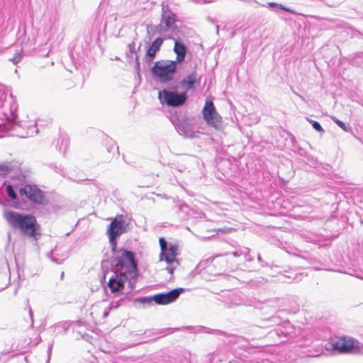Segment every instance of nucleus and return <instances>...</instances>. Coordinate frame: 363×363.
<instances>
[{
    "mask_svg": "<svg viewBox=\"0 0 363 363\" xmlns=\"http://www.w3.org/2000/svg\"><path fill=\"white\" fill-rule=\"evenodd\" d=\"M111 263L112 275L108 279V286L112 293L121 291L128 281L130 289L138 276V263L133 252L116 249Z\"/></svg>",
    "mask_w": 363,
    "mask_h": 363,
    "instance_id": "obj_1",
    "label": "nucleus"
},
{
    "mask_svg": "<svg viewBox=\"0 0 363 363\" xmlns=\"http://www.w3.org/2000/svg\"><path fill=\"white\" fill-rule=\"evenodd\" d=\"M4 216L13 228L20 230L24 235L38 240L40 236V225L34 216L13 211H5Z\"/></svg>",
    "mask_w": 363,
    "mask_h": 363,
    "instance_id": "obj_2",
    "label": "nucleus"
},
{
    "mask_svg": "<svg viewBox=\"0 0 363 363\" xmlns=\"http://www.w3.org/2000/svg\"><path fill=\"white\" fill-rule=\"evenodd\" d=\"M17 101L13 96L0 90V128L2 130L9 131L20 126L17 121Z\"/></svg>",
    "mask_w": 363,
    "mask_h": 363,
    "instance_id": "obj_3",
    "label": "nucleus"
},
{
    "mask_svg": "<svg viewBox=\"0 0 363 363\" xmlns=\"http://www.w3.org/2000/svg\"><path fill=\"white\" fill-rule=\"evenodd\" d=\"M150 70L152 74L160 82L167 83L174 79L177 72V63L174 60H159L154 63Z\"/></svg>",
    "mask_w": 363,
    "mask_h": 363,
    "instance_id": "obj_4",
    "label": "nucleus"
},
{
    "mask_svg": "<svg viewBox=\"0 0 363 363\" xmlns=\"http://www.w3.org/2000/svg\"><path fill=\"white\" fill-rule=\"evenodd\" d=\"M328 344L333 350L341 354H356L363 352V345L357 340L349 336H342L332 340Z\"/></svg>",
    "mask_w": 363,
    "mask_h": 363,
    "instance_id": "obj_5",
    "label": "nucleus"
},
{
    "mask_svg": "<svg viewBox=\"0 0 363 363\" xmlns=\"http://www.w3.org/2000/svg\"><path fill=\"white\" fill-rule=\"evenodd\" d=\"M30 172L23 169L21 164L16 162H6L0 163V175L9 176L12 180L20 182H25L29 177Z\"/></svg>",
    "mask_w": 363,
    "mask_h": 363,
    "instance_id": "obj_6",
    "label": "nucleus"
},
{
    "mask_svg": "<svg viewBox=\"0 0 363 363\" xmlns=\"http://www.w3.org/2000/svg\"><path fill=\"white\" fill-rule=\"evenodd\" d=\"M293 331L294 328L291 323L288 320L283 321L281 325L276 327L267 333V338L272 340V344L278 345L287 341L289 338H293L294 337Z\"/></svg>",
    "mask_w": 363,
    "mask_h": 363,
    "instance_id": "obj_7",
    "label": "nucleus"
},
{
    "mask_svg": "<svg viewBox=\"0 0 363 363\" xmlns=\"http://www.w3.org/2000/svg\"><path fill=\"white\" fill-rule=\"evenodd\" d=\"M125 221L123 216H117L109 224L107 233L108 235L109 242L111 247V251L116 253L117 248V238L126 231Z\"/></svg>",
    "mask_w": 363,
    "mask_h": 363,
    "instance_id": "obj_8",
    "label": "nucleus"
},
{
    "mask_svg": "<svg viewBox=\"0 0 363 363\" xmlns=\"http://www.w3.org/2000/svg\"><path fill=\"white\" fill-rule=\"evenodd\" d=\"M159 99L162 104L168 106L177 107L183 106L188 99L186 91L178 92L176 89L171 91L163 89L159 92Z\"/></svg>",
    "mask_w": 363,
    "mask_h": 363,
    "instance_id": "obj_9",
    "label": "nucleus"
},
{
    "mask_svg": "<svg viewBox=\"0 0 363 363\" xmlns=\"http://www.w3.org/2000/svg\"><path fill=\"white\" fill-rule=\"evenodd\" d=\"M162 12L160 24L167 32L172 33L179 30L178 26L176 25L177 21V15L172 11L168 4L162 3Z\"/></svg>",
    "mask_w": 363,
    "mask_h": 363,
    "instance_id": "obj_10",
    "label": "nucleus"
},
{
    "mask_svg": "<svg viewBox=\"0 0 363 363\" xmlns=\"http://www.w3.org/2000/svg\"><path fill=\"white\" fill-rule=\"evenodd\" d=\"M170 121L180 135L188 137L193 133V127L189 117L182 112L172 114Z\"/></svg>",
    "mask_w": 363,
    "mask_h": 363,
    "instance_id": "obj_11",
    "label": "nucleus"
},
{
    "mask_svg": "<svg viewBox=\"0 0 363 363\" xmlns=\"http://www.w3.org/2000/svg\"><path fill=\"white\" fill-rule=\"evenodd\" d=\"M159 242L161 248L160 260H164L168 264H173L174 263H176L179 265V261L176 258L177 255V247L174 245L168 243L164 238H160L159 239Z\"/></svg>",
    "mask_w": 363,
    "mask_h": 363,
    "instance_id": "obj_12",
    "label": "nucleus"
},
{
    "mask_svg": "<svg viewBox=\"0 0 363 363\" xmlns=\"http://www.w3.org/2000/svg\"><path fill=\"white\" fill-rule=\"evenodd\" d=\"M203 119L206 123L215 128L220 129L222 125V118L217 113L213 103L211 101H206L202 110Z\"/></svg>",
    "mask_w": 363,
    "mask_h": 363,
    "instance_id": "obj_13",
    "label": "nucleus"
},
{
    "mask_svg": "<svg viewBox=\"0 0 363 363\" xmlns=\"http://www.w3.org/2000/svg\"><path fill=\"white\" fill-rule=\"evenodd\" d=\"M21 196H25L36 204H43L45 200L44 192L35 184H26L19 189Z\"/></svg>",
    "mask_w": 363,
    "mask_h": 363,
    "instance_id": "obj_14",
    "label": "nucleus"
},
{
    "mask_svg": "<svg viewBox=\"0 0 363 363\" xmlns=\"http://www.w3.org/2000/svg\"><path fill=\"white\" fill-rule=\"evenodd\" d=\"M185 291L184 288H177L166 293H158L152 296L153 302L158 305H167L175 301Z\"/></svg>",
    "mask_w": 363,
    "mask_h": 363,
    "instance_id": "obj_15",
    "label": "nucleus"
},
{
    "mask_svg": "<svg viewBox=\"0 0 363 363\" xmlns=\"http://www.w3.org/2000/svg\"><path fill=\"white\" fill-rule=\"evenodd\" d=\"M164 39H174V37L172 35H167L164 38L161 37L157 38L151 43L146 51L145 60L147 64L150 65L153 62L154 59L155 58L156 53L160 50Z\"/></svg>",
    "mask_w": 363,
    "mask_h": 363,
    "instance_id": "obj_16",
    "label": "nucleus"
},
{
    "mask_svg": "<svg viewBox=\"0 0 363 363\" xmlns=\"http://www.w3.org/2000/svg\"><path fill=\"white\" fill-rule=\"evenodd\" d=\"M200 78L196 70L189 74L186 77L183 78L180 82V86L182 89L188 90H194L196 85L199 84Z\"/></svg>",
    "mask_w": 363,
    "mask_h": 363,
    "instance_id": "obj_17",
    "label": "nucleus"
},
{
    "mask_svg": "<svg viewBox=\"0 0 363 363\" xmlns=\"http://www.w3.org/2000/svg\"><path fill=\"white\" fill-rule=\"evenodd\" d=\"M173 40H174V52L177 55L176 60L174 61L177 63L182 62L185 60L187 53V47L182 42L174 38Z\"/></svg>",
    "mask_w": 363,
    "mask_h": 363,
    "instance_id": "obj_18",
    "label": "nucleus"
},
{
    "mask_svg": "<svg viewBox=\"0 0 363 363\" xmlns=\"http://www.w3.org/2000/svg\"><path fill=\"white\" fill-rule=\"evenodd\" d=\"M262 6L269 7L273 11H277L278 10H281V11L288 12L289 13L294 14V15L297 14V12L295 10L291 9L289 7H286V6H284L281 4H278V3H275V2H268L267 4V5L263 4Z\"/></svg>",
    "mask_w": 363,
    "mask_h": 363,
    "instance_id": "obj_19",
    "label": "nucleus"
},
{
    "mask_svg": "<svg viewBox=\"0 0 363 363\" xmlns=\"http://www.w3.org/2000/svg\"><path fill=\"white\" fill-rule=\"evenodd\" d=\"M147 33L150 40L153 35L157 34L162 35L163 33H165L166 31L164 30L162 25L160 23L158 25H147Z\"/></svg>",
    "mask_w": 363,
    "mask_h": 363,
    "instance_id": "obj_20",
    "label": "nucleus"
},
{
    "mask_svg": "<svg viewBox=\"0 0 363 363\" xmlns=\"http://www.w3.org/2000/svg\"><path fill=\"white\" fill-rule=\"evenodd\" d=\"M249 254L250 249L247 247H240L239 249H237L232 252V255L234 257H238L242 255L247 262H252V259L250 257Z\"/></svg>",
    "mask_w": 363,
    "mask_h": 363,
    "instance_id": "obj_21",
    "label": "nucleus"
},
{
    "mask_svg": "<svg viewBox=\"0 0 363 363\" xmlns=\"http://www.w3.org/2000/svg\"><path fill=\"white\" fill-rule=\"evenodd\" d=\"M231 304L229 305V307L235 306H240V305H248V306H253L255 308H258L257 303H247L244 300L240 298V296L238 295H233L231 298Z\"/></svg>",
    "mask_w": 363,
    "mask_h": 363,
    "instance_id": "obj_22",
    "label": "nucleus"
},
{
    "mask_svg": "<svg viewBox=\"0 0 363 363\" xmlns=\"http://www.w3.org/2000/svg\"><path fill=\"white\" fill-rule=\"evenodd\" d=\"M133 303L135 304L139 303L143 306L152 305L153 303L152 296H140L134 298Z\"/></svg>",
    "mask_w": 363,
    "mask_h": 363,
    "instance_id": "obj_23",
    "label": "nucleus"
},
{
    "mask_svg": "<svg viewBox=\"0 0 363 363\" xmlns=\"http://www.w3.org/2000/svg\"><path fill=\"white\" fill-rule=\"evenodd\" d=\"M69 145V140L66 136H62L58 140V144L57 148L59 149L60 152H62L63 155L65 154V151Z\"/></svg>",
    "mask_w": 363,
    "mask_h": 363,
    "instance_id": "obj_24",
    "label": "nucleus"
},
{
    "mask_svg": "<svg viewBox=\"0 0 363 363\" xmlns=\"http://www.w3.org/2000/svg\"><path fill=\"white\" fill-rule=\"evenodd\" d=\"M106 149L107 152L113 155L117 154L119 155L118 147L116 145V143L111 139L107 140L106 142Z\"/></svg>",
    "mask_w": 363,
    "mask_h": 363,
    "instance_id": "obj_25",
    "label": "nucleus"
},
{
    "mask_svg": "<svg viewBox=\"0 0 363 363\" xmlns=\"http://www.w3.org/2000/svg\"><path fill=\"white\" fill-rule=\"evenodd\" d=\"M196 331L197 332L202 331L206 333L214 334V335H225V333L222 330L211 329V328H206V327H200Z\"/></svg>",
    "mask_w": 363,
    "mask_h": 363,
    "instance_id": "obj_26",
    "label": "nucleus"
},
{
    "mask_svg": "<svg viewBox=\"0 0 363 363\" xmlns=\"http://www.w3.org/2000/svg\"><path fill=\"white\" fill-rule=\"evenodd\" d=\"M267 321L271 323L273 325H275L277 327H279L282 325L283 322L281 323V318L279 313H277L269 318L266 319Z\"/></svg>",
    "mask_w": 363,
    "mask_h": 363,
    "instance_id": "obj_27",
    "label": "nucleus"
},
{
    "mask_svg": "<svg viewBox=\"0 0 363 363\" xmlns=\"http://www.w3.org/2000/svg\"><path fill=\"white\" fill-rule=\"evenodd\" d=\"M277 301L274 300H268L261 303L260 308L263 311L267 310L268 308H277Z\"/></svg>",
    "mask_w": 363,
    "mask_h": 363,
    "instance_id": "obj_28",
    "label": "nucleus"
},
{
    "mask_svg": "<svg viewBox=\"0 0 363 363\" xmlns=\"http://www.w3.org/2000/svg\"><path fill=\"white\" fill-rule=\"evenodd\" d=\"M332 119L334 123H336L344 131L347 133H350L352 131V128L349 125H346L344 122L337 119V118L333 117Z\"/></svg>",
    "mask_w": 363,
    "mask_h": 363,
    "instance_id": "obj_29",
    "label": "nucleus"
},
{
    "mask_svg": "<svg viewBox=\"0 0 363 363\" xmlns=\"http://www.w3.org/2000/svg\"><path fill=\"white\" fill-rule=\"evenodd\" d=\"M6 194L13 201H15L18 199V195L16 193L13 186L11 184H8L6 188Z\"/></svg>",
    "mask_w": 363,
    "mask_h": 363,
    "instance_id": "obj_30",
    "label": "nucleus"
},
{
    "mask_svg": "<svg viewBox=\"0 0 363 363\" xmlns=\"http://www.w3.org/2000/svg\"><path fill=\"white\" fill-rule=\"evenodd\" d=\"M307 121L311 124L312 127L318 133H324V129L322 128L321 125L319 122L316 121H313L308 118H306Z\"/></svg>",
    "mask_w": 363,
    "mask_h": 363,
    "instance_id": "obj_31",
    "label": "nucleus"
},
{
    "mask_svg": "<svg viewBox=\"0 0 363 363\" xmlns=\"http://www.w3.org/2000/svg\"><path fill=\"white\" fill-rule=\"evenodd\" d=\"M305 158L306 160V163L311 167L315 166L318 163V160L313 156L310 155L308 154V156H306Z\"/></svg>",
    "mask_w": 363,
    "mask_h": 363,
    "instance_id": "obj_32",
    "label": "nucleus"
},
{
    "mask_svg": "<svg viewBox=\"0 0 363 363\" xmlns=\"http://www.w3.org/2000/svg\"><path fill=\"white\" fill-rule=\"evenodd\" d=\"M38 132V128H36L35 125L30 126L28 128V131L26 135H22L21 137L22 138H26V137L33 136V135L34 134H37Z\"/></svg>",
    "mask_w": 363,
    "mask_h": 363,
    "instance_id": "obj_33",
    "label": "nucleus"
},
{
    "mask_svg": "<svg viewBox=\"0 0 363 363\" xmlns=\"http://www.w3.org/2000/svg\"><path fill=\"white\" fill-rule=\"evenodd\" d=\"M176 208H177L178 211L184 212L185 213H187L188 210H189V206L185 203H182L176 205Z\"/></svg>",
    "mask_w": 363,
    "mask_h": 363,
    "instance_id": "obj_34",
    "label": "nucleus"
},
{
    "mask_svg": "<svg viewBox=\"0 0 363 363\" xmlns=\"http://www.w3.org/2000/svg\"><path fill=\"white\" fill-rule=\"evenodd\" d=\"M123 301V299L121 298L118 301H111L110 303L109 309H116L118 308L121 305V302Z\"/></svg>",
    "mask_w": 363,
    "mask_h": 363,
    "instance_id": "obj_35",
    "label": "nucleus"
},
{
    "mask_svg": "<svg viewBox=\"0 0 363 363\" xmlns=\"http://www.w3.org/2000/svg\"><path fill=\"white\" fill-rule=\"evenodd\" d=\"M22 55L21 52H16L14 56L10 59V60L14 64L16 65L21 60Z\"/></svg>",
    "mask_w": 363,
    "mask_h": 363,
    "instance_id": "obj_36",
    "label": "nucleus"
},
{
    "mask_svg": "<svg viewBox=\"0 0 363 363\" xmlns=\"http://www.w3.org/2000/svg\"><path fill=\"white\" fill-rule=\"evenodd\" d=\"M135 69L137 71L138 74L140 76V61H139L138 55H136V57H135Z\"/></svg>",
    "mask_w": 363,
    "mask_h": 363,
    "instance_id": "obj_37",
    "label": "nucleus"
},
{
    "mask_svg": "<svg viewBox=\"0 0 363 363\" xmlns=\"http://www.w3.org/2000/svg\"><path fill=\"white\" fill-rule=\"evenodd\" d=\"M297 153L300 156L303 157H306V156H308L307 151L304 148H302V147H298V150H297Z\"/></svg>",
    "mask_w": 363,
    "mask_h": 363,
    "instance_id": "obj_38",
    "label": "nucleus"
},
{
    "mask_svg": "<svg viewBox=\"0 0 363 363\" xmlns=\"http://www.w3.org/2000/svg\"><path fill=\"white\" fill-rule=\"evenodd\" d=\"M169 363H189L188 359L184 357V358L181 359L179 362H175V361H172V360H170Z\"/></svg>",
    "mask_w": 363,
    "mask_h": 363,
    "instance_id": "obj_39",
    "label": "nucleus"
},
{
    "mask_svg": "<svg viewBox=\"0 0 363 363\" xmlns=\"http://www.w3.org/2000/svg\"><path fill=\"white\" fill-rule=\"evenodd\" d=\"M135 43L134 42H132L131 43H130L128 45V49H129V51L131 52V53H134L135 52Z\"/></svg>",
    "mask_w": 363,
    "mask_h": 363,
    "instance_id": "obj_40",
    "label": "nucleus"
},
{
    "mask_svg": "<svg viewBox=\"0 0 363 363\" xmlns=\"http://www.w3.org/2000/svg\"><path fill=\"white\" fill-rule=\"evenodd\" d=\"M257 259L260 262L262 267H269V264L264 262L259 255L257 256Z\"/></svg>",
    "mask_w": 363,
    "mask_h": 363,
    "instance_id": "obj_41",
    "label": "nucleus"
},
{
    "mask_svg": "<svg viewBox=\"0 0 363 363\" xmlns=\"http://www.w3.org/2000/svg\"><path fill=\"white\" fill-rule=\"evenodd\" d=\"M29 316L30 318V320H31V325H30V327L32 328L33 326V323H34V320H33V311H32V308L30 306H29Z\"/></svg>",
    "mask_w": 363,
    "mask_h": 363,
    "instance_id": "obj_42",
    "label": "nucleus"
},
{
    "mask_svg": "<svg viewBox=\"0 0 363 363\" xmlns=\"http://www.w3.org/2000/svg\"><path fill=\"white\" fill-rule=\"evenodd\" d=\"M108 265H109L108 261H105V260L102 261V262H101V268H102L103 270H104L105 268L108 269Z\"/></svg>",
    "mask_w": 363,
    "mask_h": 363,
    "instance_id": "obj_43",
    "label": "nucleus"
},
{
    "mask_svg": "<svg viewBox=\"0 0 363 363\" xmlns=\"http://www.w3.org/2000/svg\"><path fill=\"white\" fill-rule=\"evenodd\" d=\"M292 143H293V147L298 150V147H301L298 143L297 141L294 140V138H292Z\"/></svg>",
    "mask_w": 363,
    "mask_h": 363,
    "instance_id": "obj_44",
    "label": "nucleus"
},
{
    "mask_svg": "<svg viewBox=\"0 0 363 363\" xmlns=\"http://www.w3.org/2000/svg\"><path fill=\"white\" fill-rule=\"evenodd\" d=\"M51 259H52V262H55L57 264H62V260H63V259H57V258H56L55 257H52Z\"/></svg>",
    "mask_w": 363,
    "mask_h": 363,
    "instance_id": "obj_45",
    "label": "nucleus"
},
{
    "mask_svg": "<svg viewBox=\"0 0 363 363\" xmlns=\"http://www.w3.org/2000/svg\"><path fill=\"white\" fill-rule=\"evenodd\" d=\"M174 269H175V267H173V266H168V267L166 268L167 271L169 274H173L174 271Z\"/></svg>",
    "mask_w": 363,
    "mask_h": 363,
    "instance_id": "obj_46",
    "label": "nucleus"
},
{
    "mask_svg": "<svg viewBox=\"0 0 363 363\" xmlns=\"http://www.w3.org/2000/svg\"><path fill=\"white\" fill-rule=\"evenodd\" d=\"M53 169L55 172L62 174V169L60 167H57L56 165H53Z\"/></svg>",
    "mask_w": 363,
    "mask_h": 363,
    "instance_id": "obj_47",
    "label": "nucleus"
},
{
    "mask_svg": "<svg viewBox=\"0 0 363 363\" xmlns=\"http://www.w3.org/2000/svg\"><path fill=\"white\" fill-rule=\"evenodd\" d=\"M354 55L357 58H363V52H356Z\"/></svg>",
    "mask_w": 363,
    "mask_h": 363,
    "instance_id": "obj_48",
    "label": "nucleus"
},
{
    "mask_svg": "<svg viewBox=\"0 0 363 363\" xmlns=\"http://www.w3.org/2000/svg\"><path fill=\"white\" fill-rule=\"evenodd\" d=\"M213 354L210 353L207 355V357L208 358L209 363H211L213 361Z\"/></svg>",
    "mask_w": 363,
    "mask_h": 363,
    "instance_id": "obj_49",
    "label": "nucleus"
},
{
    "mask_svg": "<svg viewBox=\"0 0 363 363\" xmlns=\"http://www.w3.org/2000/svg\"><path fill=\"white\" fill-rule=\"evenodd\" d=\"M245 268L246 269H247L248 271H255V268L250 266V265H245Z\"/></svg>",
    "mask_w": 363,
    "mask_h": 363,
    "instance_id": "obj_50",
    "label": "nucleus"
},
{
    "mask_svg": "<svg viewBox=\"0 0 363 363\" xmlns=\"http://www.w3.org/2000/svg\"><path fill=\"white\" fill-rule=\"evenodd\" d=\"M293 93H294V94H296V96H298L301 100L305 101L304 98H303L301 95L298 94L296 91H295L294 90H293Z\"/></svg>",
    "mask_w": 363,
    "mask_h": 363,
    "instance_id": "obj_51",
    "label": "nucleus"
},
{
    "mask_svg": "<svg viewBox=\"0 0 363 363\" xmlns=\"http://www.w3.org/2000/svg\"><path fill=\"white\" fill-rule=\"evenodd\" d=\"M9 285V282L8 284H6L4 287H1L0 289V291H3L4 289H6Z\"/></svg>",
    "mask_w": 363,
    "mask_h": 363,
    "instance_id": "obj_52",
    "label": "nucleus"
},
{
    "mask_svg": "<svg viewBox=\"0 0 363 363\" xmlns=\"http://www.w3.org/2000/svg\"><path fill=\"white\" fill-rule=\"evenodd\" d=\"M108 311H105L104 312V317H106V316H108Z\"/></svg>",
    "mask_w": 363,
    "mask_h": 363,
    "instance_id": "obj_53",
    "label": "nucleus"
},
{
    "mask_svg": "<svg viewBox=\"0 0 363 363\" xmlns=\"http://www.w3.org/2000/svg\"><path fill=\"white\" fill-rule=\"evenodd\" d=\"M185 328H186V330H190V329L193 328V327H191V326H187V327H186Z\"/></svg>",
    "mask_w": 363,
    "mask_h": 363,
    "instance_id": "obj_54",
    "label": "nucleus"
},
{
    "mask_svg": "<svg viewBox=\"0 0 363 363\" xmlns=\"http://www.w3.org/2000/svg\"><path fill=\"white\" fill-rule=\"evenodd\" d=\"M108 272H106V273H104V279H105V278H106V275H107V274H108Z\"/></svg>",
    "mask_w": 363,
    "mask_h": 363,
    "instance_id": "obj_55",
    "label": "nucleus"
},
{
    "mask_svg": "<svg viewBox=\"0 0 363 363\" xmlns=\"http://www.w3.org/2000/svg\"><path fill=\"white\" fill-rule=\"evenodd\" d=\"M0 205H4V202L2 201V200L0 199Z\"/></svg>",
    "mask_w": 363,
    "mask_h": 363,
    "instance_id": "obj_56",
    "label": "nucleus"
},
{
    "mask_svg": "<svg viewBox=\"0 0 363 363\" xmlns=\"http://www.w3.org/2000/svg\"><path fill=\"white\" fill-rule=\"evenodd\" d=\"M63 277H64V272H62V274H61V279H62Z\"/></svg>",
    "mask_w": 363,
    "mask_h": 363,
    "instance_id": "obj_57",
    "label": "nucleus"
},
{
    "mask_svg": "<svg viewBox=\"0 0 363 363\" xmlns=\"http://www.w3.org/2000/svg\"><path fill=\"white\" fill-rule=\"evenodd\" d=\"M96 186L99 189H101L100 186H99L98 185L96 184Z\"/></svg>",
    "mask_w": 363,
    "mask_h": 363,
    "instance_id": "obj_58",
    "label": "nucleus"
},
{
    "mask_svg": "<svg viewBox=\"0 0 363 363\" xmlns=\"http://www.w3.org/2000/svg\"><path fill=\"white\" fill-rule=\"evenodd\" d=\"M219 32V30H218V26H217V33Z\"/></svg>",
    "mask_w": 363,
    "mask_h": 363,
    "instance_id": "obj_59",
    "label": "nucleus"
},
{
    "mask_svg": "<svg viewBox=\"0 0 363 363\" xmlns=\"http://www.w3.org/2000/svg\"><path fill=\"white\" fill-rule=\"evenodd\" d=\"M116 60H119V57H116Z\"/></svg>",
    "mask_w": 363,
    "mask_h": 363,
    "instance_id": "obj_60",
    "label": "nucleus"
}]
</instances>
